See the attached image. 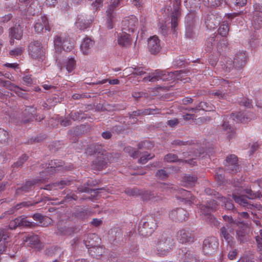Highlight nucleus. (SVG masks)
<instances>
[{"instance_id":"f257e3e1","label":"nucleus","mask_w":262,"mask_h":262,"mask_svg":"<svg viewBox=\"0 0 262 262\" xmlns=\"http://www.w3.org/2000/svg\"><path fill=\"white\" fill-rule=\"evenodd\" d=\"M188 72L184 71H176L171 72H166L165 71L157 70L154 72L149 73L148 76L144 77L142 81L144 82H155L159 80H179L184 81V82H187L190 80L188 76Z\"/></svg>"},{"instance_id":"f03ea898","label":"nucleus","mask_w":262,"mask_h":262,"mask_svg":"<svg viewBox=\"0 0 262 262\" xmlns=\"http://www.w3.org/2000/svg\"><path fill=\"white\" fill-rule=\"evenodd\" d=\"M174 245V241L170 234L164 233L158 238L156 244L157 253L160 256L167 255Z\"/></svg>"},{"instance_id":"7ed1b4c3","label":"nucleus","mask_w":262,"mask_h":262,"mask_svg":"<svg viewBox=\"0 0 262 262\" xmlns=\"http://www.w3.org/2000/svg\"><path fill=\"white\" fill-rule=\"evenodd\" d=\"M219 84L220 86L217 90L209 92L210 95L214 96L219 99H226L236 91V89L233 86V83L228 80L221 79Z\"/></svg>"},{"instance_id":"20e7f679","label":"nucleus","mask_w":262,"mask_h":262,"mask_svg":"<svg viewBox=\"0 0 262 262\" xmlns=\"http://www.w3.org/2000/svg\"><path fill=\"white\" fill-rule=\"evenodd\" d=\"M88 238H90L91 241H86L85 247L88 249V252L94 257L99 258L104 253V249L102 247L96 246V242L99 240V237L96 234H90L86 236Z\"/></svg>"},{"instance_id":"39448f33","label":"nucleus","mask_w":262,"mask_h":262,"mask_svg":"<svg viewBox=\"0 0 262 262\" xmlns=\"http://www.w3.org/2000/svg\"><path fill=\"white\" fill-rule=\"evenodd\" d=\"M157 226L156 220L152 216H149L141 221L138 230L142 235L148 236L151 235Z\"/></svg>"},{"instance_id":"423d86ee","label":"nucleus","mask_w":262,"mask_h":262,"mask_svg":"<svg viewBox=\"0 0 262 262\" xmlns=\"http://www.w3.org/2000/svg\"><path fill=\"white\" fill-rule=\"evenodd\" d=\"M54 47L56 53L59 54L61 50L70 52L73 48V43L70 38L66 36H57L54 40Z\"/></svg>"},{"instance_id":"0eeeda50","label":"nucleus","mask_w":262,"mask_h":262,"mask_svg":"<svg viewBox=\"0 0 262 262\" xmlns=\"http://www.w3.org/2000/svg\"><path fill=\"white\" fill-rule=\"evenodd\" d=\"M28 50L31 57L39 61H42L45 58V52L39 41H33L30 42Z\"/></svg>"},{"instance_id":"6e6552de","label":"nucleus","mask_w":262,"mask_h":262,"mask_svg":"<svg viewBox=\"0 0 262 262\" xmlns=\"http://www.w3.org/2000/svg\"><path fill=\"white\" fill-rule=\"evenodd\" d=\"M247 193L248 195H236L233 194V199L236 203L239 204L240 205L249 208V207L251 206V204L248 202V199H254L256 198H260L262 196L260 192H253L251 190H248Z\"/></svg>"},{"instance_id":"1a4fd4ad","label":"nucleus","mask_w":262,"mask_h":262,"mask_svg":"<svg viewBox=\"0 0 262 262\" xmlns=\"http://www.w3.org/2000/svg\"><path fill=\"white\" fill-rule=\"evenodd\" d=\"M253 7L254 11L251 18V25L254 29L259 30L262 28V5L255 4Z\"/></svg>"},{"instance_id":"9d476101","label":"nucleus","mask_w":262,"mask_h":262,"mask_svg":"<svg viewBox=\"0 0 262 262\" xmlns=\"http://www.w3.org/2000/svg\"><path fill=\"white\" fill-rule=\"evenodd\" d=\"M174 190L175 192L173 195L179 203H183L188 205H191L194 203V197L190 191L184 189H178L177 188H174Z\"/></svg>"},{"instance_id":"9b49d317","label":"nucleus","mask_w":262,"mask_h":262,"mask_svg":"<svg viewBox=\"0 0 262 262\" xmlns=\"http://www.w3.org/2000/svg\"><path fill=\"white\" fill-rule=\"evenodd\" d=\"M181 0H173V10L170 15L171 30L175 33L176 28L178 26V21L180 18Z\"/></svg>"},{"instance_id":"f8f14e48","label":"nucleus","mask_w":262,"mask_h":262,"mask_svg":"<svg viewBox=\"0 0 262 262\" xmlns=\"http://www.w3.org/2000/svg\"><path fill=\"white\" fill-rule=\"evenodd\" d=\"M138 26V18L134 15H130L122 21V29L124 33H133Z\"/></svg>"},{"instance_id":"ddd939ff","label":"nucleus","mask_w":262,"mask_h":262,"mask_svg":"<svg viewBox=\"0 0 262 262\" xmlns=\"http://www.w3.org/2000/svg\"><path fill=\"white\" fill-rule=\"evenodd\" d=\"M217 239L214 236L206 238L203 242V251L206 255H211L218 248Z\"/></svg>"},{"instance_id":"4468645a","label":"nucleus","mask_w":262,"mask_h":262,"mask_svg":"<svg viewBox=\"0 0 262 262\" xmlns=\"http://www.w3.org/2000/svg\"><path fill=\"white\" fill-rule=\"evenodd\" d=\"M195 237L194 233L189 229H183L179 230L177 233L178 241L182 243H191L194 242Z\"/></svg>"},{"instance_id":"2eb2a0df","label":"nucleus","mask_w":262,"mask_h":262,"mask_svg":"<svg viewBox=\"0 0 262 262\" xmlns=\"http://www.w3.org/2000/svg\"><path fill=\"white\" fill-rule=\"evenodd\" d=\"M233 231V228L230 224H226L220 229L221 237L224 238L231 248L234 244L232 236Z\"/></svg>"},{"instance_id":"dca6fc26","label":"nucleus","mask_w":262,"mask_h":262,"mask_svg":"<svg viewBox=\"0 0 262 262\" xmlns=\"http://www.w3.org/2000/svg\"><path fill=\"white\" fill-rule=\"evenodd\" d=\"M123 0H111L110 4L106 11L107 16V23L109 28H113L112 23V20L115 17V11L116 8L118 7Z\"/></svg>"},{"instance_id":"f3484780","label":"nucleus","mask_w":262,"mask_h":262,"mask_svg":"<svg viewBox=\"0 0 262 262\" xmlns=\"http://www.w3.org/2000/svg\"><path fill=\"white\" fill-rule=\"evenodd\" d=\"M169 216L173 221L182 222L188 218V213L184 209L178 208L171 210L169 212Z\"/></svg>"},{"instance_id":"a211bd4d","label":"nucleus","mask_w":262,"mask_h":262,"mask_svg":"<svg viewBox=\"0 0 262 262\" xmlns=\"http://www.w3.org/2000/svg\"><path fill=\"white\" fill-rule=\"evenodd\" d=\"M238 159L234 155H231L226 158V167L227 171L230 173H236L239 169Z\"/></svg>"},{"instance_id":"6ab92c4d","label":"nucleus","mask_w":262,"mask_h":262,"mask_svg":"<svg viewBox=\"0 0 262 262\" xmlns=\"http://www.w3.org/2000/svg\"><path fill=\"white\" fill-rule=\"evenodd\" d=\"M148 49L152 54H156L160 52L161 47L160 40L157 36L154 35L148 39Z\"/></svg>"},{"instance_id":"aec40b11","label":"nucleus","mask_w":262,"mask_h":262,"mask_svg":"<svg viewBox=\"0 0 262 262\" xmlns=\"http://www.w3.org/2000/svg\"><path fill=\"white\" fill-rule=\"evenodd\" d=\"M24 241L32 248L38 250L42 249L43 247V244L40 241L39 237L37 235L26 236Z\"/></svg>"},{"instance_id":"412c9836","label":"nucleus","mask_w":262,"mask_h":262,"mask_svg":"<svg viewBox=\"0 0 262 262\" xmlns=\"http://www.w3.org/2000/svg\"><path fill=\"white\" fill-rule=\"evenodd\" d=\"M23 30L20 26H15L9 29V36L10 37V43L11 45L14 43V39L19 40L23 36Z\"/></svg>"},{"instance_id":"4be33fe9","label":"nucleus","mask_w":262,"mask_h":262,"mask_svg":"<svg viewBox=\"0 0 262 262\" xmlns=\"http://www.w3.org/2000/svg\"><path fill=\"white\" fill-rule=\"evenodd\" d=\"M36 113V108L33 106H27L23 113V118L21 124H26L32 121L34 118Z\"/></svg>"},{"instance_id":"5701e85b","label":"nucleus","mask_w":262,"mask_h":262,"mask_svg":"<svg viewBox=\"0 0 262 262\" xmlns=\"http://www.w3.org/2000/svg\"><path fill=\"white\" fill-rule=\"evenodd\" d=\"M35 31L37 33L41 32L45 28L46 30L50 31L48 20L45 16H40L37 20L34 26Z\"/></svg>"},{"instance_id":"b1692460","label":"nucleus","mask_w":262,"mask_h":262,"mask_svg":"<svg viewBox=\"0 0 262 262\" xmlns=\"http://www.w3.org/2000/svg\"><path fill=\"white\" fill-rule=\"evenodd\" d=\"M106 158V154L105 152H104L103 155H97V158L92 162V168L100 170L105 167L107 164Z\"/></svg>"},{"instance_id":"393cba45","label":"nucleus","mask_w":262,"mask_h":262,"mask_svg":"<svg viewBox=\"0 0 262 262\" xmlns=\"http://www.w3.org/2000/svg\"><path fill=\"white\" fill-rule=\"evenodd\" d=\"M247 60V56L244 52H241L236 53L233 59V65L235 68H243L245 66Z\"/></svg>"},{"instance_id":"a878e982","label":"nucleus","mask_w":262,"mask_h":262,"mask_svg":"<svg viewBox=\"0 0 262 262\" xmlns=\"http://www.w3.org/2000/svg\"><path fill=\"white\" fill-rule=\"evenodd\" d=\"M105 151L103 149L101 145L92 144L89 145L85 149V153L88 155H103Z\"/></svg>"},{"instance_id":"bb28decb","label":"nucleus","mask_w":262,"mask_h":262,"mask_svg":"<svg viewBox=\"0 0 262 262\" xmlns=\"http://www.w3.org/2000/svg\"><path fill=\"white\" fill-rule=\"evenodd\" d=\"M217 206L216 202L211 200L206 205H200V208L201 212L205 215H209L211 212L216 209Z\"/></svg>"},{"instance_id":"cd10ccee","label":"nucleus","mask_w":262,"mask_h":262,"mask_svg":"<svg viewBox=\"0 0 262 262\" xmlns=\"http://www.w3.org/2000/svg\"><path fill=\"white\" fill-rule=\"evenodd\" d=\"M119 45L123 48H127L130 46L132 43V38L129 33H124L118 37Z\"/></svg>"},{"instance_id":"c85d7f7f","label":"nucleus","mask_w":262,"mask_h":262,"mask_svg":"<svg viewBox=\"0 0 262 262\" xmlns=\"http://www.w3.org/2000/svg\"><path fill=\"white\" fill-rule=\"evenodd\" d=\"M94 43L95 41L91 38L88 36L84 37L83 39V54L88 55L90 53Z\"/></svg>"},{"instance_id":"c756f323","label":"nucleus","mask_w":262,"mask_h":262,"mask_svg":"<svg viewBox=\"0 0 262 262\" xmlns=\"http://www.w3.org/2000/svg\"><path fill=\"white\" fill-rule=\"evenodd\" d=\"M12 140V135L7 130L0 128V143L7 144Z\"/></svg>"},{"instance_id":"7c9ffc66","label":"nucleus","mask_w":262,"mask_h":262,"mask_svg":"<svg viewBox=\"0 0 262 262\" xmlns=\"http://www.w3.org/2000/svg\"><path fill=\"white\" fill-rule=\"evenodd\" d=\"M64 163L62 161L58 160L51 161L49 164L50 167H48L47 172H55L57 170H60L62 168V166Z\"/></svg>"},{"instance_id":"2f4dec72","label":"nucleus","mask_w":262,"mask_h":262,"mask_svg":"<svg viewBox=\"0 0 262 262\" xmlns=\"http://www.w3.org/2000/svg\"><path fill=\"white\" fill-rule=\"evenodd\" d=\"M40 180H33L26 182L25 185L16 190V194H19L21 192H28L31 186L38 183Z\"/></svg>"},{"instance_id":"473e14b6","label":"nucleus","mask_w":262,"mask_h":262,"mask_svg":"<svg viewBox=\"0 0 262 262\" xmlns=\"http://www.w3.org/2000/svg\"><path fill=\"white\" fill-rule=\"evenodd\" d=\"M255 239L257 245V251L262 255V229L255 232Z\"/></svg>"},{"instance_id":"72a5a7b5","label":"nucleus","mask_w":262,"mask_h":262,"mask_svg":"<svg viewBox=\"0 0 262 262\" xmlns=\"http://www.w3.org/2000/svg\"><path fill=\"white\" fill-rule=\"evenodd\" d=\"M222 128L226 132L227 137L229 139H232L234 135V129L228 122H224L222 124Z\"/></svg>"},{"instance_id":"f704fd0d","label":"nucleus","mask_w":262,"mask_h":262,"mask_svg":"<svg viewBox=\"0 0 262 262\" xmlns=\"http://www.w3.org/2000/svg\"><path fill=\"white\" fill-rule=\"evenodd\" d=\"M217 199L222 202L223 206H224L225 208L228 210H232L233 209L234 206L232 203L231 200L228 198H226L220 195L218 193H217Z\"/></svg>"},{"instance_id":"c9c22d12","label":"nucleus","mask_w":262,"mask_h":262,"mask_svg":"<svg viewBox=\"0 0 262 262\" xmlns=\"http://www.w3.org/2000/svg\"><path fill=\"white\" fill-rule=\"evenodd\" d=\"M219 22L220 19L217 17L215 19V16L210 15L208 17L206 24L207 27L214 29L218 26Z\"/></svg>"},{"instance_id":"e433bc0d","label":"nucleus","mask_w":262,"mask_h":262,"mask_svg":"<svg viewBox=\"0 0 262 262\" xmlns=\"http://www.w3.org/2000/svg\"><path fill=\"white\" fill-rule=\"evenodd\" d=\"M236 238L241 243L246 242L247 241L246 230L244 228H239L237 230Z\"/></svg>"},{"instance_id":"4c0bfd02","label":"nucleus","mask_w":262,"mask_h":262,"mask_svg":"<svg viewBox=\"0 0 262 262\" xmlns=\"http://www.w3.org/2000/svg\"><path fill=\"white\" fill-rule=\"evenodd\" d=\"M16 221L20 223V227H32L35 225V224L29 221L27 217L19 216L18 220H17Z\"/></svg>"},{"instance_id":"58836bf2","label":"nucleus","mask_w":262,"mask_h":262,"mask_svg":"<svg viewBox=\"0 0 262 262\" xmlns=\"http://www.w3.org/2000/svg\"><path fill=\"white\" fill-rule=\"evenodd\" d=\"M229 30V24L227 21H223L218 29V32L222 36L225 37L227 35Z\"/></svg>"},{"instance_id":"ea45409f","label":"nucleus","mask_w":262,"mask_h":262,"mask_svg":"<svg viewBox=\"0 0 262 262\" xmlns=\"http://www.w3.org/2000/svg\"><path fill=\"white\" fill-rule=\"evenodd\" d=\"M195 18L193 14L187 15L185 18V27H195Z\"/></svg>"},{"instance_id":"a19ab883","label":"nucleus","mask_w":262,"mask_h":262,"mask_svg":"<svg viewBox=\"0 0 262 262\" xmlns=\"http://www.w3.org/2000/svg\"><path fill=\"white\" fill-rule=\"evenodd\" d=\"M132 74L138 76H143L146 73V69L142 67H136L129 69Z\"/></svg>"},{"instance_id":"79ce46f5","label":"nucleus","mask_w":262,"mask_h":262,"mask_svg":"<svg viewBox=\"0 0 262 262\" xmlns=\"http://www.w3.org/2000/svg\"><path fill=\"white\" fill-rule=\"evenodd\" d=\"M196 177L190 174L186 175L183 178V181L186 183V185L190 186H193L195 183L196 182Z\"/></svg>"},{"instance_id":"37998d69","label":"nucleus","mask_w":262,"mask_h":262,"mask_svg":"<svg viewBox=\"0 0 262 262\" xmlns=\"http://www.w3.org/2000/svg\"><path fill=\"white\" fill-rule=\"evenodd\" d=\"M76 66V61L73 58L68 59L66 61V68L69 73L72 72Z\"/></svg>"},{"instance_id":"c03bdc74","label":"nucleus","mask_w":262,"mask_h":262,"mask_svg":"<svg viewBox=\"0 0 262 262\" xmlns=\"http://www.w3.org/2000/svg\"><path fill=\"white\" fill-rule=\"evenodd\" d=\"M183 262H199V260L195 255L190 252H186L183 257Z\"/></svg>"},{"instance_id":"a18cd8bd","label":"nucleus","mask_w":262,"mask_h":262,"mask_svg":"<svg viewBox=\"0 0 262 262\" xmlns=\"http://www.w3.org/2000/svg\"><path fill=\"white\" fill-rule=\"evenodd\" d=\"M203 3L207 7H216L222 4L221 0H203Z\"/></svg>"},{"instance_id":"49530a36","label":"nucleus","mask_w":262,"mask_h":262,"mask_svg":"<svg viewBox=\"0 0 262 262\" xmlns=\"http://www.w3.org/2000/svg\"><path fill=\"white\" fill-rule=\"evenodd\" d=\"M168 176V172L164 169L158 170L156 173V177L161 180H165Z\"/></svg>"},{"instance_id":"de8ad7c7","label":"nucleus","mask_w":262,"mask_h":262,"mask_svg":"<svg viewBox=\"0 0 262 262\" xmlns=\"http://www.w3.org/2000/svg\"><path fill=\"white\" fill-rule=\"evenodd\" d=\"M155 157L154 154H148L147 152H144L142 156L139 159V163L144 164L146 163L149 160L152 159Z\"/></svg>"},{"instance_id":"09e8293b","label":"nucleus","mask_w":262,"mask_h":262,"mask_svg":"<svg viewBox=\"0 0 262 262\" xmlns=\"http://www.w3.org/2000/svg\"><path fill=\"white\" fill-rule=\"evenodd\" d=\"M9 233L5 229H0V243H8Z\"/></svg>"},{"instance_id":"8fccbe9b","label":"nucleus","mask_w":262,"mask_h":262,"mask_svg":"<svg viewBox=\"0 0 262 262\" xmlns=\"http://www.w3.org/2000/svg\"><path fill=\"white\" fill-rule=\"evenodd\" d=\"M200 0H184V3L186 7L196 8L200 5Z\"/></svg>"},{"instance_id":"3c124183","label":"nucleus","mask_w":262,"mask_h":262,"mask_svg":"<svg viewBox=\"0 0 262 262\" xmlns=\"http://www.w3.org/2000/svg\"><path fill=\"white\" fill-rule=\"evenodd\" d=\"M28 157L26 155H23L20 157L18 161L13 164L12 166L14 168H18L21 166L28 160Z\"/></svg>"},{"instance_id":"603ef678","label":"nucleus","mask_w":262,"mask_h":262,"mask_svg":"<svg viewBox=\"0 0 262 262\" xmlns=\"http://www.w3.org/2000/svg\"><path fill=\"white\" fill-rule=\"evenodd\" d=\"M161 113V110L157 107L149 108L143 110V115H156L159 114Z\"/></svg>"},{"instance_id":"864d4df0","label":"nucleus","mask_w":262,"mask_h":262,"mask_svg":"<svg viewBox=\"0 0 262 262\" xmlns=\"http://www.w3.org/2000/svg\"><path fill=\"white\" fill-rule=\"evenodd\" d=\"M58 122L60 125L63 126H67L72 124L71 119L70 117L67 116L66 117H60L59 119Z\"/></svg>"},{"instance_id":"5fc2aeb1","label":"nucleus","mask_w":262,"mask_h":262,"mask_svg":"<svg viewBox=\"0 0 262 262\" xmlns=\"http://www.w3.org/2000/svg\"><path fill=\"white\" fill-rule=\"evenodd\" d=\"M160 188L163 190L166 191H169L170 192L174 194L175 191L174 190V188H177L176 187H174L172 184H167V183H162L161 184Z\"/></svg>"},{"instance_id":"6e6d98bb","label":"nucleus","mask_w":262,"mask_h":262,"mask_svg":"<svg viewBox=\"0 0 262 262\" xmlns=\"http://www.w3.org/2000/svg\"><path fill=\"white\" fill-rule=\"evenodd\" d=\"M0 85L13 91L15 85L10 81L0 80Z\"/></svg>"},{"instance_id":"4d7b16f0","label":"nucleus","mask_w":262,"mask_h":262,"mask_svg":"<svg viewBox=\"0 0 262 262\" xmlns=\"http://www.w3.org/2000/svg\"><path fill=\"white\" fill-rule=\"evenodd\" d=\"M164 160L167 162H174L178 160V157L176 155L168 154L165 156Z\"/></svg>"},{"instance_id":"13d9d810","label":"nucleus","mask_w":262,"mask_h":262,"mask_svg":"<svg viewBox=\"0 0 262 262\" xmlns=\"http://www.w3.org/2000/svg\"><path fill=\"white\" fill-rule=\"evenodd\" d=\"M24 51V48L22 47H17L13 50L10 51L9 54L11 56L15 57L21 55Z\"/></svg>"},{"instance_id":"bf43d9fd","label":"nucleus","mask_w":262,"mask_h":262,"mask_svg":"<svg viewBox=\"0 0 262 262\" xmlns=\"http://www.w3.org/2000/svg\"><path fill=\"white\" fill-rule=\"evenodd\" d=\"M70 181L69 180H61L59 182L53 183L55 187H58L59 189H62L65 186H68L70 185Z\"/></svg>"},{"instance_id":"052dcab7","label":"nucleus","mask_w":262,"mask_h":262,"mask_svg":"<svg viewBox=\"0 0 262 262\" xmlns=\"http://www.w3.org/2000/svg\"><path fill=\"white\" fill-rule=\"evenodd\" d=\"M227 42L226 39H223L216 46L217 50L219 52L223 51L227 48Z\"/></svg>"},{"instance_id":"680f3d73","label":"nucleus","mask_w":262,"mask_h":262,"mask_svg":"<svg viewBox=\"0 0 262 262\" xmlns=\"http://www.w3.org/2000/svg\"><path fill=\"white\" fill-rule=\"evenodd\" d=\"M185 36L187 38H192L195 34V27H185Z\"/></svg>"},{"instance_id":"e2e57ef3","label":"nucleus","mask_w":262,"mask_h":262,"mask_svg":"<svg viewBox=\"0 0 262 262\" xmlns=\"http://www.w3.org/2000/svg\"><path fill=\"white\" fill-rule=\"evenodd\" d=\"M126 152L129 153L130 156L133 157H136L138 154L139 151L135 150V149L131 147H127L124 148Z\"/></svg>"},{"instance_id":"0e129e2a","label":"nucleus","mask_w":262,"mask_h":262,"mask_svg":"<svg viewBox=\"0 0 262 262\" xmlns=\"http://www.w3.org/2000/svg\"><path fill=\"white\" fill-rule=\"evenodd\" d=\"M13 91H14L18 96L22 97H25V91L15 85Z\"/></svg>"},{"instance_id":"69168bd1","label":"nucleus","mask_w":262,"mask_h":262,"mask_svg":"<svg viewBox=\"0 0 262 262\" xmlns=\"http://www.w3.org/2000/svg\"><path fill=\"white\" fill-rule=\"evenodd\" d=\"M219 37L217 35L211 36L207 40V46L209 48H211L213 45L215 44V38L218 39Z\"/></svg>"},{"instance_id":"338daca9","label":"nucleus","mask_w":262,"mask_h":262,"mask_svg":"<svg viewBox=\"0 0 262 262\" xmlns=\"http://www.w3.org/2000/svg\"><path fill=\"white\" fill-rule=\"evenodd\" d=\"M240 105L250 108L252 106V102L249 99L245 98L240 101Z\"/></svg>"},{"instance_id":"774afa93","label":"nucleus","mask_w":262,"mask_h":262,"mask_svg":"<svg viewBox=\"0 0 262 262\" xmlns=\"http://www.w3.org/2000/svg\"><path fill=\"white\" fill-rule=\"evenodd\" d=\"M159 27L161 33L163 35H166L168 32V28L166 25L165 24L160 23Z\"/></svg>"}]
</instances>
